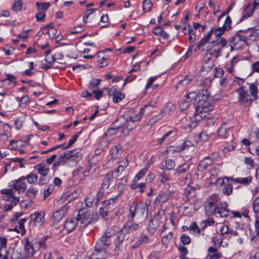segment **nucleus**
I'll list each match as a JSON object with an SVG mask.
<instances>
[{
	"instance_id": "5",
	"label": "nucleus",
	"mask_w": 259,
	"mask_h": 259,
	"mask_svg": "<svg viewBox=\"0 0 259 259\" xmlns=\"http://www.w3.org/2000/svg\"><path fill=\"white\" fill-rule=\"evenodd\" d=\"M238 97V102L240 104L245 106H250L253 101L250 95L245 90L243 86L240 87L236 90Z\"/></svg>"
},
{
	"instance_id": "43",
	"label": "nucleus",
	"mask_w": 259,
	"mask_h": 259,
	"mask_svg": "<svg viewBox=\"0 0 259 259\" xmlns=\"http://www.w3.org/2000/svg\"><path fill=\"white\" fill-rule=\"evenodd\" d=\"M51 50H49L45 52L46 55L45 61L50 64H53L56 59L54 56L50 55Z\"/></svg>"
},
{
	"instance_id": "31",
	"label": "nucleus",
	"mask_w": 259,
	"mask_h": 259,
	"mask_svg": "<svg viewBox=\"0 0 259 259\" xmlns=\"http://www.w3.org/2000/svg\"><path fill=\"white\" fill-rule=\"evenodd\" d=\"M249 95L250 97H252L253 100H257L258 97L257 96L258 94V89L257 86L253 83L249 84Z\"/></svg>"
},
{
	"instance_id": "58",
	"label": "nucleus",
	"mask_w": 259,
	"mask_h": 259,
	"mask_svg": "<svg viewBox=\"0 0 259 259\" xmlns=\"http://www.w3.org/2000/svg\"><path fill=\"white\" fill-rule=\"evenodd\" d=\"M165 169L171 170L173 169L175 166V161L170 159L166 160L165 162Z\"/></svg>"
},
{
	"instance_id": "52",
	"label": "nucleus",
	"mask_w": 259,
	"mask_h": 259,
	"mask_svg": "<svg viewBox=\"0 0 259 259\" xmlns=\"http://www.w3.org/2000/svg\"><path fill=\"white\" fill-rule=\"evenodd\" d=\"M45 17L46 14L44 11H38L35 14V18L37 22H43Z\"/></svg>"
},
{
	"instance_id": "57",
	"label": "nucleus",
	"mask_w": 259,
	"mask_h": 259,
	"mask_svg": "<svg viewBox=\"0 0 259 259\" xmlns=\"http://www.w3.org/2000/svg\"><path fill=\"white\" fill-rule=\"evenodd\" d=\"M101 80L100 79H92L90 81V89H97L99 84L100 83Z\"/></svg>"
},
{
	"instance_id": "8",
	"label": "nucleus",
	"mask_w": 259,
	"mask_h": 259,
	"mask_svg": "<svg viewBox=\"0 0 259 259\" xmlns=\"http://www.w3.org/2000/svg\"><path fill=\"white\" fill-rule=\"evenodd\" d=\"M156 103V100L151 101L149 104L144 105L140 109L138 113L134 114L133 115H130L128 117H127L128 121L131 123H133L140 120L145 113V110L149 107L154 106Z\"/></svg>"
},
{
	"instance_id": "25",
	"label": "nucleus",
	"mask_w": 259,
	"mask_h": 259,
	"mask_svg": "<svg viewBox=\"0 0 259 259\" xmlns=\"http://www.w3.org/2000/svg\"><path fill=\"white\" fill-rule=\"evenodd\" d=\"M255 8L252 6V5L248 4L247 5L244 9V11L242 13V16L240 19V21L244 20V19L250 17Z\"/></svg>"
},
{
	"instance_id": "2",
	"label": "nucleus",
	"mask_w": 259,
	"mask_h": 259,
	"mask_svg": "<svg viewBox=\"0 0 259 259\" xmlns=\"http://www.w3.org/2000/svg\"><path fill=\"white\" fill-rule=\"evenodd\" d=\"M204 209L207 215H214L217 217H226L229 212L226 208V203H221L220 197L216 194L208 198L205 203Z\"/></svg>"
},
{
	"instance_id": "38",
	"label": "nucleus",
	"mask_w": 259,
	"mask_h": 259,
	"mask_svg": "<svg viewBox=\"0 0 259 259\" xmlns=\"http://www.w3.org/2000/svg\"><path fill=\"white\" fill-rule=\"evenodd\" d=\"M232 180L236 183L243 185H247L251 182L252 178L251 176H248L245 178H236Z\"/></svg>"
},
{
	"instance_id": "18",
	"label": "nucleus",
	"mask_w": 259,
	"mask_h": 259,
	"mask_svg": "<svg viewBox=\"0 0 259 259\" xmlns=\"http://www.w3.org/2000/svg\"><path fill=\"white\" fill-rule=\"evenodd\" d=\"M32 220L36 226H41L45 222V213L42 212H35L30 215Z\"/></svg>"
},
{
	"instance_id": "17",
	"label": "nucleus",
	"mask_w": 259,
	"mask_h": 259,
	"mask_svg": "<svg viewBox=\"0 0 259 259\" xmlns=\"http://www.w3.org/2000/svg\"><path fill=\"white\" fill-rule=\"evenodd\" d=\"M117 87L114 86L109 91V95L113 96V101L114 103H118L125 97L124 94L117 91Z\"/></svg>"
},
{
	"instance_id": "1",
	"label": "nucleus",
	"mask_w": 259,
	"mask_h": 259,
	"mask_svg": "<svg viewBox=\"0 0 259 259\" xmlns=\"http://www.w3.org/2000/svg\"><path fill=\"white\" fill-rule=\"evenodd\" d=\"M210 93L208 91L203 90L195 94L194 107L195 109V118L196 120L205 117L206 113L213 108V105L210 102L209 98Z\"/></svg>"
},
{
	"instance_id": "48",
	"label": "nucleus",
	"mask_w": 259,
	"mask_h": 259,
	"mask_svg": "<svg viewBox=\"0 0 259 259\" xmlns=\"http://www.w3.org/2000/svg\"><path fill=\"white\" fill-rule=\"evenodd\" d=\"M148 170V168L145 167L142 169L134 177L133 180L135 182L139 181L142 178H143Z\"/></svg>"
},
{
	"instance_id": "6",
	"label": "nucleus",
	"mask_w": 259,
	"mask_h": 259,
	"mask_svg": "<svg viewBox=\"0 0 259 259\" xmlns=\"http://www.w3.org/2000/svg\"><path fill=\"white\" fill-rule=\"evenodd\" d=\"M174 191H160L155 198L153 203L155 206H161L166 201L175 197Z\"/></svg>"
},
{
	"instance_id": "46",
	"label": "nucleus",
	"mask_w": 259,
	"mask_h": 259,
	"mask_svg": "<svg viewBox=\"0 0 259 259\" xmlns=\"http://www.w3.org/2000/svg\"><path fill=\"white\" fill-rule=\"evenodd\" d=\"M80 133V132H77L75 135H73L72 139L69 141L68 144L65 146H63L62 149L64 150L67 149L71 146L76 141Z\"/></svg>"
},
{
	"instance_id": "9",
	"label": "nucleus",
	"mask_w": 259,
	"mask_h": 259,
	"mask_svg": "<svg viewBox=\"0 0 259 259\" xmlns=\"http://www.w3.org/2000/svg\"><path fill=\"white\" fill-rule=\"evenodd\" d=\"M82 57L85 59H91L95 57L98 58V65L100 68L105 67L108 65L107 57L105 56V55L104 54V53L100 51L98 52L95 54H90V55H83Z\"/></svg>"
},
{
	"instance_id": "13",
	"label": "nucleus",
	"mask_w": 259,
	"mask_h": 259,
	"mask_svg": "<svg viewBox=\"0 0 259 259\" xmlns=\"http://www.w3.org/2000/svg\"><path fill=\"white\" fill-rule=\"evenodd\" d=\"M108 256L106 250L95 248L90 257H86L84 259H105Z\"/></svg>"
},
{
	"instance_id": "61",
	"label": "nucleus",
	"mask_w": 259,
	"mask_h": 259,
	"mask_svg": "<svg viewBox=\"0 0 259 259\" xmlns=\"http://www.w3.org/2000/svg\"><path fill=\"white\" fill-rule=\"evenodd\" d=\"M53 191V188L52 186H47L45 188L44 190V198L46 199L51 194Z\"/></svg>"
},
{
	"instance_id": "55",
	"label": "nucleus",
	"mask_w": 259,
	"mask_h": 259,
	"mask_svg": "<svg viewBox=\"0 0 259 259\" xmlns=\"http://www.w3.org/2000/svg\"><path fill=\"white\" fill-rule=\"evenodd\" d=\"M160 182L162 183H165L170 180L169 175L166 172L165 169L163 170V172L160 175Z\"/></svg>"
},
{
	"instance_id": "32",
	"label": "nucleus",
	"mask_w": 259,
	"mask_h": 259,
	"mask_svg": "<svg viewBox=\"0 0 259 259\" xmlns=\"http://www.w3.org/2000/svg\"><path fill=\"white\" fill-rule=\"evenodd\" d=\"M127 234L126 233L123 232V230L121 229L115 240L114 244L116 248L119 247L124 241L125 235Z\"/></svg>"
},
{
	"instance_id": "23",
	"label": "nucleus",
	"mask_w": 259,
	"mask_h": 259,
	"mask_svg": "<svg viewBox=\"0 0 259 259\" xmlns=\"http://www.w3.org/2000/svg\"><path fill=\"white\" fill-rule=\"evenodd\" d=\"M138 228L139 224L138 223L132 224L128 222L126 223L121 229L123 232L129 234L137 230Z\"/></svg>"
},
{
	"instance_id": "39",
	"label": "nucleus",
	"mask_w": 259,
	"mask_h": 259,
	"mask_svg": "<svg viewBox=\"0 0 259 259\" xmlns=\"http://www.w3.org/2000/svg\"><path fill=\"white\" fill-rule=\"evenodd\" d=\"M172 237V234L171 232H169L168 234L163 236L161 239V242L163 246L165 248H167L168 245L169 244L170 240Z\"/></svg>"
},
{
	"instance_id": "63",
	"label": "nucleus",
	"mask_w": 259,
	"mask_h": 259,
	"mask_svg": "<svg viewBox=\"0 0 259 259\" xmlns=\"http://www.w3.org/2000/svg\"><path fill=\"white\" fill-rule=\"evenodd\" d=\"M21 8L22 1L21 0H18L16 2H15L12 7L13 10L16 12L21 11Z\"/></svg>"
},
{
	"instance_id": "27",
	"label": "nucleus",
	"mask_w": 259,
	"mask_h": 259,
	"mask_svg": "<svg viewBox=\"0 0 259 259\" xmlns=\"http://www.w3.org/2000/svg\"><path fill=\"white\" fill-rule=\"evenodd\" d=\"M127 122V119L124 116H121L118 117L114 122L112 124V126H114L115 129H119L123 125H125Z\"/></svg>"
},
{
	"instance_id": "15",
	"label": "nucleus",
	"mask_w": 259,
	"mask_h": 259,
	"mask_svg": "<svg viewBox=\"0 0 259 259\" xmlns=\"http://www.w3.org/2000/svg\"><path fill=\"white\" fill-rule=\"evenodd\" d=\"M231 127V123L229 122H224L218 130V136L222 138H226L229 135L228 130Z\"/></svg>"
},
{
	"instance_id": "16",
	"label": "nucleus",
	"mask_w": 259,
	"mask_h": 259,
	"mask_svg": "<svg viewBox=\"0 0 259 259\" xmlns=\"http://www.w3.org/2000/svg\"><path fill=\"white\" fill-rule=\"evenodd\" d=\"M6 78L3 80H0V87L9 86L13 84V86L16 85V77L10 73L6 74Z\"/></svg>"
},
{
	"instance_id": "11",
	"label": "nucleus",
	"mask_w": 259,
	"mask_h": 259,
	"mask_svg": "<svg viewBox=\"0 0 259 259\" xmlns=\"http://www.w3.org/2000/svg\"><path fill=\"white\" fill-rule=\"evenodd\" d=\"M24 180V176H22L18 180L11 181L9 183L10 186L13 187L15 191H18L19 193L24 192L27 187Z\"/></svg>"
},
{
	"instance_id": "12",
	"label": "nucleus",
	"mask_w": 259,
	"mask_h": 259,
	"mask_svg": "<svg viewBox=\"0 0 259 259\" xmlns=\"http://www.w3.org/2000/svg\"><path fill=\"white\" fill-rule=\"evenodd\" d=\"M241 31L247 45L249 41H256L259 38L256 32L254 31L252 28L246 30H241Z\"/></svg>"
},
{
	"instance_id": "47",
	"label": "nucleus",
	"mask_w": 259,
	"mask_h": 259,
	"mask_svg": "<svg viewBox=\"0 0 259 259\" xmlns=\"http://www.w3.org/2000/svg\"><path fill=\"white\" fill-rule=\"evenodd\" d=\"M188 39L190 42H194L196 39V35L193 31V28L190 25H188Z\"/></svg>"
},
{
	"instance_id": "10",
	"label": "nucleus",
	"mask_w": 259,
	"mask_h": 259,
	"mask_svg": "<svg viewBox=\"0 0 259 259\" xmlns=\"http://www.w3.org/2000/svg\"><path fill=\"white\" fill-rule=\"evenodd\" d=\"M68 208V206L65 204L61 206L59 210L55 211L53 213L52 220L54 226H57V224L59 223L60 221L65 217Z\"/></svg>"
},
{
	"instance_id": "40",
	"label": "nucleus",
	"mask_w": 259,
	"mask_h": 259,
	"mask_svg": "<svg viewBox=\"0 0 259 259\" xmlns=\"http://www.w3.org/2000/svg\"><path fill=\"white\" fill-rule=\"evenodd\" d=\"M165 114V111H163L159 112L157 115L154 116L150 119L149 121V124L151 125L155 124L157 121L159 120L163 117Z\"/></svg>"
},
{
	"instance_id": "14",
	"label": "nucleus",
	"mask_w": 259,
	"mask_h": 259,
	"mask_svg": "<svg viewBox=\"0 0 259 259\" xmlns=\"http://www.w3.org/2000/svg\"><path fill=\"white\" fill-rule=\"evenodd\" d=\"M151 242L150 238L145 233H142L139 239L132 246L133 248H137L141 246L147 245Z\"/></svg>"
},
{
	"instance_id": "44",
	"label": "nucleus",
	"mask_w": 259,
	"mask_h": 259,
	"mask_svg": "<svg viewBox=\"0 0 259 259\" xmlns=\"http://www.w3.org/2000/svg\"><path fill=\"white\" fill-rule=\"evenodd\" d=\"M24 179L25 180L26 179L27 180L28 183H29V184H32L34 183L37 181L38 177L37 175L31 173L26 176V177H24Z\"/></svg>"
},
{
	"instance_id": "20",
	"label": "nucleus",
	"mask_w": 259,
	"mask_h": 259,
	"mask_svg": "<svg viewBox=\"0 0 259 259\" xmlns=\"http://www.w3.org/2000/svg\"><path fill=\"white\" fill-rule=\"evenodd\" d=\"M110 245L109 239H107L105 237H101L97 241L95 248L106 250Z\"/></svg>"
},
{
	"instance_id": "60",
	"label": "nucleus",
	"mask_w": 259,
	"mask_h": 259,
	"mask_svg": "<svg viewBox=\"0 0 259 259\" xmlns=\"http://www.w3.org/2000/svg\"><path fill=\"white\" fill-rule=\"evenodd\" d=\"M224 74V70L221 68H215L214 69V76L221 78Z\"/></svg>"
},
{
	"instance_id": "21",
	"label": "nucleus",
	"mask_w": 259,
	"mask_h": 259,
	"mask_svg": "<svg viewBox=\"0 0 259 259\" xmlns=\"http://www.w3.org/2000/svg\"><path fill=\"white\" fill-rule=\"evenodd\" d=\"M213 32V28H211L209 32L206 34L200 40L198 45L194 49V51L196 52L199 50L202 46L204 45L210 39L211 35Z\"/></svg>"
},
{
	"instance_id": "7",
	"label": "nucleus",
	"mask_w": 259,
	"mask_h": 259,
	"mask_svg": "<svg viewBox=\"0 0 259 259\" xmlns=\"http://www.w3.org/2000/svg\"><path fill=\"white\" fill-rule=\"evenodd\" d=\"M219 156L218 152H214L211 156L205 157L199 162L197 167L198 170L203 171L208 166L215 161Z\"/></svg>"
},
{
	"instance_id": "22",
	"label": "nucleus",
	"mask_w": 259,
	"mask_h": 259,
	"mask_svg": "<svg viewBox=\"0 0 259 259\" xmlns=\"http://www.w3.org/2000/svg\"><path fill=\"white\" fill-rule=\"evenodd\" d=\"M186 99L180 105V108L181 110L183 111L186 109L189 106V103L192 99L195 98V93H190L185 96Z\"/></svg>"
},
{
	"instance_id": "50",
	"label": "nucleus",
	"mask_w": 259,
	"mask_h": 259,
	"mask_svg": "<svg viewBox=\"0 0 259 259\" xmlns=\"http://www.w3.org/2000/svg\"><path fill=\"white\" fill-rule=\"evenodd\" d=\"M117 196L111 197L105 202V207L110 208L116 203L117 199Z\"/></svg>"
},
{
	"instance_id": "36",
	"label": "nucleus",
	"mask_w": 259,
	"mask_h": 259,
	"mask_svg": "<svg viewBox=\"0 0 259 259\" xmlns=\"http://www.w3.org/2000/svg\"><path fill=\"white\" fill-rule=\"evenodd\" d=\"M189 230L190 233L195 236H200L201 230L195 222H193L190 226Z\"/></svg>"
},
{
	"instance_id": "35",
	"label": "nucleus",
	"mask_w": 259,
	"mask_h": 259,
	"mask_svg": "<svg viewBox=\"0 0 259 259\" xmlns=\"http://www.w3.org/2000/svg\"><path fill=\"white\" fill-rule=\"evenodd\" d=\"M139 181L135 182V180L132 181L130 187L133 189H139V191L141 193H143L145 191V183H138Z\"/></svg>"
},
{
	"instance_id": "49",
	"label": "nucleus",
	"mask_w": 259,
	"mask_h": 259,
	"mask_svg": "<svg viewBox=\"0 0 259 259\" xmlns=\"http://www.w3.org/2000/svg\"><path fill=\"white\" fill-rule=\"evenodd\" d=\"M118 130L115 129L114 126H112L109 128L107 131L105 133V136L107 138H110L112 136L115 135L117 132Z\"/></svg>"
},
{
	"instance_id": "19",
	"label": "nucleus",
	"mask_w": 259,
	"mask_h": 259,
	"mask_svg": "<svg viewBox=\"0 0 259 259\" xmlns=\"http://www.w3.org/2000/svg\"><path fill=\"white\" fill-rule=\"evenodd\" d=\"M35 253V249L33 245L27 239L24 247V254L26 257L28 258L33 256Z\"/></svg>"
},
{
	"instance_id": "30",
	"label": "nucleus",
	"mask_w": 259,
	"mask_h": 259,
	"mask_svg": "<svg viewBox=\"0 0 259 259\" xmlns=\"http://www.w3.org/2000/svg\"><path fill=\"white\" fill-rule=\"evenodd\" d=\"M94 13V9H90L87 10L85 12L84 15H83V22L85 23H89L90 25L89 26H90L91 24H92V15Z\"/></svg>"
},
{
	"instance_id": "4",
	"label": "nucleus",
	"mask_w": 259,
	"mask_h": 259,
	"mask_svg": "<svg viewBox=\"0 0 259 259\" xmlns=\"http://www.w3.org/2000/svg\"><path fill=\"white\" fill-rule=\"evenodd\" d=\"M230 45L232 48L235 50L240 49L247 45L241 30L231 37Z\"/></svg>"
},
{
	"instance_id": "62",
	"label": "nucleus",
	"mask_w": 259,
	"mask_h": 259,
	"mask_svg": "<svg viewBox=\"0 0 259 259\" xmlns=\"http://www.w3.org/2000/svg\"><path fill=\"white\" fill-rule=\"evenodd\" d=\"M94 201V196L91 194L89 195L85 199V204L87 207H91Z\"/></svg>"
},
{
	"instance_id": "34",
	"label": "nucleus",
	"mask_w": 259,
	"mask_h": 259,
	"mask_svg": "<svg viewBox=\"0 0 259 259\" xmlns=\"http://www.w3.org/2000/svg\"><path fill=\"white\" fill-rule=\"evenodd\" d=\"M165 211L164 209H159L153 219H156L159 224L166 220V217L165 215Z\"/></svg>"
},
{
	"instance_id": "29",
	"label": "nucleus",
	"mask_w": 259,
	"mask_h": 259,
	"mask_svg": "<svg viewBox=\"0 0 259 259\" xmlns=\"http://www.w3.org/2000/svg\"><path fill=\"white\" fill-rule=\"evenodd\" d=\"M159 222L156 219H153L151 220L148 226V231L151 235H153L157 228L160 226Z\"/></svg>"
},
{
	"instance_id": "56",
	"label": "nucleus",
	"mask_w": 259,
	"mask_h": 259,
	"mask_svg": "<svg viewBox=\"0 0 259 259\" xmlns=\"http://www.w3.org/2000/svg\"><path fill=\"white\" fill-rule=\"evenodd\" d=\"M78 152H76V150L74 149L73 150L66 151L63 153V155L66 159H69L71 157L76 156V154Z\"/></svg>"
},
{
	"instance_id": "37",
	"label": "nucleus",
	"mask_w": 259,
	"mask_h": 259,
	"mask_svg": "<svg viewBox=\"0 0 259 259\" xmlns=\"http://www.w3.org/2000/svg\"><path fill=\"white\" fill-rule=\"evenodd\" d=\"M117 230L118 228L115 226L108 228L106 230L102 236L105 237L107 239H109L110 237L114 235L115 232Z\"/></svg>"
},
{
	"instance_id": "64",
	"label": "nucleus",
	"mask_w": 259,
	"mask_h": 259,
	"mask_svg": "<svg viewBox=\"0 0 259 259\" xmlns=\"http://www.w3.org/2000/svg\"><path fill=\"white\" fill-rule=\"evenodd\" d=\"M253 210L255 214L259 212V199L255 198L253 202Z\"/></svg>"
},
{
	"instance_id": "42",
	"label": "nucleus",
	"mask_w": 259,
	"mask_h": 259,
	"mask_svg": "<svg viewBox=\"0 0 259 259\" xmlns=\"http://www.w3.org/2000/svg\"><path fill=\"white\" fill-rule=\"evenodd\" d=\"M36 6L38 11H46L50 6V4L49 2H36Z\"/></svg>"
},
{
	"instance_id": "45",
	"label": "nucleus",
	"mask_w": 259,
	"mask_h": 259,
	"mask_svg": "<svg viewBox=\"0 0 259 259\" xmlns=\"http://www.w3.org/2000/svg\"><path fill=\"white\" fill-rule=\"evenodd\" d=\"M192 81V79L191 78L188 77V76H186L183 79L180 80L177 84L176 87L177 88H180L181 86H186L189 84L191 81Z\"/></svg>"
},
{
	"instance_id": "26",
	"label": "nucleus",
	"mask_w": 259,
	"mask_h": 259,
	"mask_svg": "<svg viewBox=\"0 0 259 259\" xmlns=\"http://www.w3.org/2000/svg\"><path fill=\"white\" fill-rule=\"evenodd\" d=\"M76 225L75 221L72 219L66 220L63 225V229L66 233H68L73 231Z\"/></svg>"
},
{
	"instance_id": "59",
	"label": "nucleus",
	"mask_w": 259,
	"mask_h": 259,
	"mask_svg": "<svg viewBox=\"0 0 259 259\" xmlns=\"http://www.w3.org/2000/svg\"><path fill=\"white\" fill-rule=\"evenodd\" d=\"M180 240L183 244L187 245L190 243L191 239L189 236L183 234L181 237Z\"/></svg>"
},
{
	"instance_id": "33",
	"label": "nucleus",
	"mask_w": 259,
	"mask_h": 259,
	"mask_svg": "<svg viewBox=\"0 0 259 259\" xmlns=\"http://www.w3.org/2000/svg\"><path fill=\"white\" fill-rule=\"evenodd\" d=\"M112 177L113 176L112 174H108L106 175L103 181L101 189L104 191L107 190V193H109V191L107 190L110 186V181Z\"/></svg>"
},
{
	"instance_id": "41",
	"label": "nucleus",
	"mask_w": 259,
	"mask_h": 259,
	"mask_svg": "<svg viewBox=\"0 0 259 259\" xmlns=\"http://www.w3.org/2000/svg\"><path fill=\"white\" fill-rule=\"evenodd\" d=\"M38 193V190L35 187H30L27 190L26 194L31 199L35 198Z\"/></svg>"
},
{
	"instance_id": "51",
	"label": "nucleus",
	"mask_w": 259,
	"mask_h": 259,
	"mask_svg": "<svg viewBox=\"0 0 259 259\" xmlns=\"http://www.w3.org/2000/svg\"><path fill=\"white\" fill-rule=\"evenodd\" d=\"M143 10L144 12H148L152 7V4L150 0H145L143 2Z\"/></svg>"
},
{
	"instance_id": "3",
	"label": "nucleus",
	"mask_w": 259,
	"mask_h": 259,
	"mask_svg": "<svg viewBox=\"0 0 259 259\" xmlns=\"http://www.w3.org/2000/svg\"><path fill=\"white\" fill-rule=\"evenodd\" d=\"M148 206L146 203L139 202L137 204H132L129 208L130 216L132 221L134 218L137 220H142L147 218L148 215Z\"/></svg>"
},
{
	"instance_id": "28",
	"label": "nucleus",
	"mask_w": 259,
	"mask_h": 259,
	"mask_svg": "<svg viewBox=\"0 0 259 259\" xmlns=\"http://www.w3.org/2000/svg\"><path fill=\"white\" fill-rule=\"evenodd\" d=\"M34 168L37 170V172L41 176H47L50 171L49 167L42 164H38L34 166Z\"/></svg>"
},
{
	"instance_id": "54",
	"label": "nucleus",
	"mask_w": 259,
	"mask_h": 259,
	"mask_svg": "<svg viewBox=\"0 0 259 259\" xmlns=\"http://www.w3.org/2000/svg\"><path fill=\"white\" fill-rule=\"evenodd\" d=\"M226 30L223 28V26L219 27L216 29L213 28V32L214 35L216 37L221 36Z\"/></svg>"
},
{
	"instance_id": "53",
	"label": "nucleus",
	"mask_w": 259,
	"mask_h": 259,
	"mask_svg": "<svg viewBox=\"0 0 259 259\" xmlns=\"http://www.w3.org/2000/svg\"><path fill=\"white\" fill-rule=\"evenodd\" d=\"M232 20L230 16H227L226 18L225 21L223 24V28L226 30L228 31L231 28V24Z\"/></svg>"
},
{
	"instance_id": "24",
	"label": "nucleus",
	"mask_w": 259,
	"mask_h": 259,
	"mask_svg": "<svg viewBox=\"0 0 259 259\" xmlns=\"http://www.w3.org/2000/svg\"><path fill=\"white\" fill-rule=\"evenodd\" d=\"M199 86L200 88L199 92H203V90L208 91V89L211 84V80L209 77H201L199 81Z\"/></svg>"
}]
</instances>
